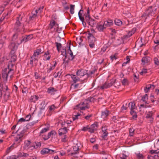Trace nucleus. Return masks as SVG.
I'll return each instance as SVG.
<instances>
[{"label":"nucleus","instance_id":"obj_1","mask_svg":"<svg viewBox=\"0 0 159 159\" xmlns=\"http://www.w3.org/2000/svg\"><path fill=\"white\" fill-rule=\"evenodd\" d=\"M2 97L5 100H7L10 97V92L7 86L0 83V99Z\"/></svg>","mask_w":159,"mask_h":159},{"label":"nucleus","instance_id":"obj_62","mask_svg":"<svg viewBox=\"0 0 159 159\" xmlns=\"http://www.w3.org/2000/svg\"><path fill=\"white\" fill-rule=\"evenodd\" d=\"M61 128L65 127L67 128V125L66 124L65 121L62 122L61 123Z\"/></svg>","mask_w":159,"mask_h":159},{"label":"nucleus","instance_id":"obj_17","mask_svg":"<svg viewBox=\"0 0 159 159\" xmlns=\"http://www.w3.org/2000/svg\"><path fill=\"white\" fill-rule=\"evenodd\" d=\"M31 142L29 140H25L24 142L23 148L24 149L27 150L29 149L31 150Z\"/></svg>","mask_w":159,"mask_h":159},{"label":"nucleus","instance_id":"obj_49","mask_svg":"<svg viewBox=\"0 0 159 159\" xmlns=\"http://www.w3.org/2000/svg\"><path fill=\"white\" fill-rule=\"evenodd\" d=\"M55 24L56 22L55 20H52L51 21L50 23L49 24V28H50V29H52L53 28V26L55 25Z\"/></svg>","mask_w":159,"mask_h":159},{"label":"nucleus","instance_id":"obj_47","mask_svg":"<svg viewBox=\"0 0 159 159\" xmlns=\"http://www.w3.org/2000/svg\"><path fill=\"white\" fill-rule=\"evenodd\" d=\"M95 70H93L89 71V73H88L87 72V78H88L89 77L91 76L92 75L94 74L95 72Z\"/></svg>","mask_w":159,"mask_h":159},{"label":"nucleus","instance_id":"obj_54","mask_svg":"<svg viewBox=\"0 0 159 159\" xmlns=\"http://www.w3.org/2000/svg\"><path fill=\"white\" fill-rule=\"evenodd\" d=\"M137 157L138 159H143L144 158V157L143 155L140 153H136Z\"/></svg>","mask_w":159,"mask_h":159},{"label":"nucleus","instance_id":"obj_37","mask_svg":"<svg viewBox=\"0 0 159 159\" xmlns=\"http://www.w3.org/2000/svg\"><path fill=\"white\" fill-rule=\"evenodd\" d=\"M76 44L78 43L79 46H80L83 44L82 43L83 39L81 37L77 38L76 39Z\"/></svg>","mask_w":159,"mask_h":159},{"label":"nucleus","instance_id":"obj_51","mask_svg":"<svg viewBox=\"0 0 159 159\" xmlns=\"http://www.w3.org/2000/svg\"><path fill=\"white\" fill-rule=\"evenodd\" d=\"M15 145L13 144L10 147H9L7 148L6 151V152L7 153H9L10 151L12 149L14 148H16L15 147Z\"/></svg>","mask_w":159,"mask_h":159},{"label":"nucleus","instance_id":"obj_30","mask_svg":"<svg viewBox=\"0 0 159 159\" xmlns=\"http://www.w3.org/2000/svg\"><path fill=\"white\" fill-rule=\"evenodd\" d=\"M6 36H4L0 40V49H2L4 46V44L6 43Z\"/></svg>","mask_w":159,"mask_h":159},{"label":"nucleus","instance_id":"obj_32","mask_svg":"<svg viewBox=\"0 0 159 159\" xmlns=\"http://www.w3.org/2000/svg\"><path fill=\"white\" fill-rule=\"evenodd\" d=\"M23 42L24 43L26 42L25 36H23L21 38H20L19 40L16 41V43L18 45H20Z\"/></svg>","mask_w":159,"mask_h":159},{"label":"nucleus","instance_id":"obj_63","mask_svg":"<svg viewBox=\"0 0 159 159\" xmlns=\"http://www.w3.org/2000/svg\"><path fill=\"white\" fill-rule=\"evenodd\" d=\"M63 138H62L61 141L63 142H66L67 141V137L66 135H64Z\"/></svg>","mask_w":159,"mask_h":159},{"label":"nucleus","instance_id":"obj_7","mask_svg":"<svg viewBox=\"0 0 159 159\" xmlns=\"http://www.w3.org/2000/svg\"><path fill=\"white\" fill-rule=\"evenodd\" d=\"M82 145L80 142H78L73 147V149L74 152L70 153V155L72 156L73 155L79 153V151Z\"/></svg>","mask_w":159,"mask_h":159},{"label":"nucleus","instance_id":"obj_2","mask_svg":"<svg viewBox=\"0 0 159 159\" xmlns=\"http://www.w3.org/2000/svg\"><path fill=\"white\" fill-rule=\"evenodd\" d=\"M21 14L19 15L17 17L16 22L15 24L14 30L17 32H20L22 28L24 27V26L22 25L21 22L23 18V16Z\"/></svg>","mask_w":159,"mask_h":159},{"label":"nucleus","instance_id":"obj_8","mask_svg":"<svg viewBox=\"0 0 159 159\" xmlns=\"http://www.w3.org/2000/svg\"><path fill=\"white\" fill-rule=\"evenodd\" d=\"M8 48L11 50L10 54H13L15 53L17 49L18 46L16 45L15 43L11 42L8 46Z\"/></svg>","mask_w":159,"mask_h":159},{"label":"nucleus","instance_id":"obj_21","mask_svg":"<svg viewBox=\"0 0 159 159\" xmlns=\"http://www.w3.org/2000/svg\"><path fill=\"white\" fill-rule=\"evenodd\" d=\"M68 130V129H67L66 127L61 128L58 130V134L60 136L65 134L67 132Z\"/></svg>","mask_w":159,"mask_h":159},{"label":"nucleus","instance_id":"obj_6","mask_svg":"<svg viewBox=\"0 0 159 159\" xmlns=\"http://www.w3.org/2000/svg\"><path fill=\"white\" fill-rule=\"evenodd\" d=\"M157 8L155 7L150 6L146 10V13L148 14V17L150 16H152L155 13Z\"/></svg>","mask_w":159,"mask_h":159},{"label":"nucleus","instance_id":"obj_39","mask_svg":"<svg viewBox=\"0 0 159 159\" xmlns=\"http://www.w3.org/2000/svg\"><path fill=\"white\" fill-rule=\"evenodd\" d=\"M134 109L130 110V114L132 115V118L133 119L136 120L137 117V115L136 112H135Z\"/></svg>","mask_w":159,"mask_h":159},{"label":"nucleus","instance_id":"obj_20","mask_svg":"<svg viewBox=\"0 0 159 159\" xmlns=\"http://www.w3.org/2000/svg\"><path fill=\"white\" fill-rule=\"evenodd\" d=\"M87 37L89 43H95L96 38L92 34L89 33Z\"/></svg>","mask_w":159,"mask_h":159},{"label":"nucleus","instance_id":"obj_19","mask_svg":"<svg viewBox=\"0 0 159 159\" xmlns=\"http://www.w3.org/2000/svg\"><path fill=\"white\" fill-rule=\"evenodd\" d=\"M107 128L106 126L102 127V131L103 132L102 138L104 139H105L106 138L108 134V133L107 131Z\"/></svg>","mask_w":159,"mask_h":159},{"label":"nucleus","instance_id":"obj_18","mask_svg":"<svg viewBox=\"0 0 159 159\" xmlns=\"http://www.w3.org/2000/svg\"><path fill=\"white\" fill-rule=\"evenodd\" d=\"M98 126V124L97 123H95L89 126L90 129L89 132L92 133L94 132V131L97 130Z\"/></svg>","mask_w":159,"mask_h":159},{"label":"nucleus","instance_id":"obj_16","mask_svg":"<svg viewBox=\"0 0 159 159\" xmlns=\"http://www.w3.org/2000/svg\"><path fill=\"white\" fill-rule=\"evenodd\" d=\"M83 12V10H80L78 13V16L82 22L83 26L85 27L86 26V24L85 21L84 17L82 16V13Z\"/></svg>","mask_w":159,"mask_h":159},{"label":"nucleus","instance_id":"obj_31","mask_svg":"<svg viewBox=\"0 0 159 159\" xmlns=\"http://www.w3.org/2000/svg\"><path fill=\"white\" fill-rule=\"evenodd\" d=\"M38 59L37 57H34L33 55L30 56V64L32 66H34V62L36 61H38Z\"/></svg>","mask_w":159,"mask_h":159},{"label":"nucleus","instance_id":"obj_40","mask_svg":"<svg viewBox=\"0 0 159 159\" xmlns=\"http://www.w3.org/2000/svg\"><path fill=\"white\" fill-rule=\"evenodd\" d=\"M57 107L55 106L53 104L48 107V111L49 113L51 112L54 111V110L57 109Z\"/></svg>","mask_w":159,"mask_h":159},{"label":"nucleus","instance_id":"obj_28","mask_svg":"<svg viewBox=\"0 0 159 159\" xmlns=\"http://www.w3.org/2000/svg\"><path fill=\"white\" fill-rule=\"evenodd\" d=\"M39 98V97L36 95L31 96L29 99V101L31 102L35 103Z\"/></svg>","mask_w":159,"mask_h":159},{"label":"nucleus","instance_id":"obj_24","mask_svg":"<svg viewBox=\"0 0 159 159\" xmlns=\"http://www.w3.org/2000/svg\"><path fill=\"white\" fill-rule=\"evenodd\" d=\"M109 114V111L107 110L102 111L101 112V117L104 120H106Z\"/></svg>","mask_w":159,"mask_h":159},{"label":"nucleus","instance_id":"obj_23","mask_svg":"<svg viewBox=\"0 0 159 159\" xmlns=\"http://www.w3.org/2000/svg\"><path fill=\"white\" fill-rule=\"evenodd\" d=\"M56 134V133L54 130H52L49 132L47 135H45L43 137V139L44 140H47L49 139L51 136L53 135H55Z\"/></svg>","mask_w":159,"mask_h":159},{"label":"nucleus","instance_id":"obj_53","mask_svg":"<svg viewBox=\"0 0 159 159\" xmlns=\"http://www.w3.org/2000/svg\"><path fill=\"white\" fill-rule=\"evenodd\" d=\"M12 11V9H9L8 10L7 13H4L5 15H6V16H7V19L9 16H10Z\"/></svg>","mask_w":159,"mask_h":159},{"label":"nucleus","instance_id":"obj_59","mask_svg":"<svg viewBox=\"0 0 159 159\" xmlns=\"http://www.w3.org/2000/svg\"><path fill=\"white\" fill-rule=\"evenodd\" d=\"M81 114L80 113H78L77 115L74 116L73 117V120L74 121L76 120H77L78 119V116H80Z\"/></svg>","mask_w":159,"mask_h":159},{"label":"nucleus","instance_id":"obj_14","mask_svg":"<svg viewBox=\"0 0 159 159\" xmlns=\"http://www.w3.org/2000/svg\"><path fill=\"white\" fill-rule=\"evenodd\" d=\"M87 101L82 102L81 104L80 103L76 106L77 107H79L82 110H85L89 108L87 105Z\"/></svg>","mask_w":159,"mask_h":159},{"label":"nucleus","instance_id":"obj_3","mask_svg":"<svg viewBox=\"0 0 159 159\" xmlns=\"http://www.w3.org/2000/svg\"><path fill=\"white\" fill-rule=\"evenodd\" d=\"M14 73V71L13 69L4 68L2 71V78L5 81H7L8 76H10V78L12 77Z\"/></svg>","mask_w":159,"mask_h":159},{"label":"nucleus","instance_id":"obj_56","mask_svg":"<svg viewBox=\"0 0 159 159\" xmlns=\"http://www.w3.org/2000/svg\"><path fill=\"white\" fill-rule=\"evenodd\" d=\"M62 72L61 71H59L57 73L55 72L54 74V76L55 77H60L61 74Z\"/></svg>","mask_w":159,"mask_h":159},{"label":"nucleus","instance_id":"obj_45","mask_svg":"<svg viewBox=\"0 0 159 159\" xmlns=\"http://www.w3.org/2000/svg\"><path fill=\"white\" fill-rule=\"evenodd\" d=\"M18 33V32L14 34L13 35L12 37V40L13 41H15L16 42V41L19 40V39H17L19 35V34Z\"/></svg>","mask_w":159,"mask_h":159},{"label":"nucleus","instance_id":"obj_9","mask_svg":"<svg viewBox=\"0 0 159 159\" xmlns=\"http://www.w3.org/2000/svg\"><path fill=\"white\" fill-rule=\"evenodd\" d=\"M116 79H112L110 83L105 82L103 84L100 86V88L102 89L108 88L111 86L116 82Z\"/></svg>","mask_w":159,"mask_h":159},{"label":"nucleus","instance_id":"obj_61","mask_svg":"<svg viewBox=\"0 0 159 159\" xmlns=\"http://www.w3.org/2000/svg\"><path fill=\"white\" fill-rule=\"evenodd\" d=\"M154 63L157 66L159 65V61L157 57H155L154 58Z\"/></svg>","mask_w":159,"mask_h":159},{"label":"nucleus","instance_id":"obj_64","mask_svg":"<svg viewBox=\"0 0 159 159\" xmlns=\"http://www.w3.org/2000/svg\"><path fill=\"white\" fill-rule=\"evenodd\" d=\"M152 111L149 112L146 115V118H149L152 117Z\"/></svg>","mask_w":159,"mask_h":159},{"label":"nucleus","instance_id":"obj_52","mask_svg":"<svg viewBox=\"0 0 159 159\" xmlns=\"http://www.w3.org/2000/svg\"><path fill=\"white\" fill-rule=\"evenodd\" d=\"M75 7V5H74L71 4L70 5V12L71 14H73L74 12V8Z\"/></svg>","mask_w":159,"mask_h":159},{"label":"nucleus","instance_id":"obj_27","mask_svg":"<svg viewBox=\"0 0 159 159\" xmlns=\"http://www.w3.org/2000/svg\"><path fill=\"white\" fill-rule=\"evenodd\" d=\"M104 25L106 26H111L113 25V20H108L107 21H104Z\"/></svg>","mask_w":159,"mask_h":159},{"label":"nucleus","instance_id":"obj_44","mask_svg":"<svg viewBox=\"0 0 159 159\" xmlns=\"http://www.w3.org/2000/svg\"><path fill=\"white\" fill-rule=\"evenodd\" d=\"M128 107L130 110L134 109L135 108V104L134 102H131L129 103Z\"/></svg>","mask_w":159,"mask_h":159},{"label":"nucleus","instance_id":"obj_25","mask_svg":"<svg viewBox=\"0 0 159 159\" xmlns=\"http://www.w3.org/2000/svg\"><path fill=\"white\" fill-rule=\"evenodd\" d=\"M43 51H42L40 48H38L34 51L33 55L34 57H37L39 55L43 53Z\"/></svg>","mask_w":159,"mask_h":159},{"label":"nucleus","instance_id":"obj_57","mask_svg":"<svg viewBox=\"0 0 159 159\" xmlns=\"http://www.w3.org/2000/svg\"><path fill=\"white\" fill-rule=\"evenodd\" d=\"M134 129L133 128H130L129 129V135L131 136H132L134 135Z\"/></svg>","mask_w":159,"mask_h":159},{"label":"nucleus","instance_id":"obj_5","mask_svg":"<svg viewBox=\"0 0 159 159\" xmlns=\"http://www.w3.org/2000/svg\"><path fill=\"white\" fill-rule=\"evenodd\" d=\"M37 12V11L33 10L31 14V15L30 16L29 18V23L35 22V20L36 18L38 17V15Z\"/></svg>","mask_w":159,"mask_h":159},{"label":"nucleus","instance_id":"obj_13","mask_svg":"<svg viewBox=\"0 0 159 159\" xmlns=\"http://www.w3.org/2000/svg\"><path fill=\"white\" fill-rule=\"evenodd\" d=\"M85 20L88 24L91 27H94L96 24V22L94 19L91 18V17H86Z\"/></svg>","mask_w":159,"mask_h":159},{"label":"nucleus","instance_id":"obj_26","mask_svg":"<svg viewBox=\"0 0 159 159\" xmlns=\"http://www.w3.org/2000/svg\"><path fill=\"white\" fill-rule=\"evenodd\" d=\"M150 60V58L149 57H144L142 58L141 61L143 65H144L145 64L148 63L149 62Z\"/></svg>","mask_w":159,"mask_h":159},{"label":"nucleus","instance_id":"obj_41","mask_svg":"<svg viewBox=\"0 0 159 159\" xmlns=\"http://www.w3.org/2000/svg\"><path fill=\"white\" fill-rule=\"evenodd\" d=\"M53 62H55L54 65H53L52 66H51L49 68H48L47 70V72L48 73H49L50 72V71L54 69L55 68V67L56 66V65L57 64V63L56 61H53Z\"/></svg>","mask_w":159,"mask_h":159},{"label":"nucleus","instance_id":"obj_50","mask_svg":"<svg viewBox=\"0 0 159 159\" xmlns=\"http://www.w3.org/2000/svg\"><path fill=\"white\" fill-rule=\"evenodd\" d=\"M55 44H56L57 51L59 52L60 49L62 47L61 44V43H59L57 42H55Z\"/></svg>","mask_w":159,"mask_h":159},{"label":"nucleus","instance_id":"obj_38","mask_svg":"<svg viewBox=\"0 0 159 159\" xmlns=\"http://www.w3.org/2000/svg\"><path fill=\"white\" fill-rule=\"evenodd\" d=\"M148 95L147 94H146L142 97L141 98V100L143 102H144L145 103L149 104V102H148L147 101L148 100Z\"/></svg>","mask_w":159,"mask_h":159},{"label":"nucleus","instance_id":"obj_33","mask_svg":"<svg viewBox=\"0 0 159 159\" xmlns=\"http://www.w3.org/2000/svg\"><path fill=\"white\" fill-rule=\"evenodd\" d=\"M71 77L74 83H75L80 80V79L76 75H71Z\"/></svg>","mask_w":159,"mask_h":159},{"label":"nucleus","instance_id":"obj_58","mask_svg":"<svg viewBox=\"0 0 159 159\" xmlns=\"http://www.w3.org/2000/svg\"><path fill=\"white\" fill-rule=\"evenodd\" d=\"M12 62L9 61L8 65L7 67L6 68H11L12 69V67L13 66L14 64L12 63Z\"/></svg>","mask_w":159,"mask_h":159},{"label":"nucleus","instance_id":"obj_10","mask_svg":"<svg viewBox=\"0 0 159 159\" xmlns=\"http://www.w3.org/2000/svg\"><path fill=\"white\" fill-rule=\"evenodd\" d=\"M40 152L41 153L42 155L47 154H52L56 152L55 150L48 148H43L42 150H41Z\"/></svg>","mask_w":159,"mask_h":159},{"label":"nucleus","instance_id":"obj_43","mask_svg":"<svg viewBox=\"0 0 159 159\" xmlns=\"http://www.w3.org/2000/svg\"><path fill=\"white\" fill-rule=\"evenodd\" d=\"M10 55L11 56V61H11V62H15L16 61L17 59V57L15 53L13 54H10Z\"/></svg>","mask_w":159,"mask_h":159},{"label":"nucleus","instance_id":"obj_60","mask_svg":"<svg viewBox=\"0 0 159 159\" xmlns=\"http://www.w3.org/2000/svg\"><path fill=\"white\" fill-rule=\"evenodd\" d=\"M121 82L123 85H125L128 84V80L127 79H124Z\"/></svg>","mask_w":159,"mask_h":159},{"label":"nucleus","instance_id":"obj_12","mask_svg":"<svg viewBox=\"0 0 159 159\" xmlns=\"http://www.w3.org/2000/svg\"><path fill=\"white\" fill-rule=\"evenodd\" d=\"M41 146V143L40 142L35 141L31 142V150H32L34 149L40 148Z\"/></svg>","mask_w":159,"mask_h":159},{"label":"nucleus","instance_id":"obj_11","mask_svg":"<svg viewBox=\"0 0 159 159\" xmlns=\"http://www.w3.org/2000/svg\"><path fill=\"white\" fill-rule=\"evenodd\" d=\"M88 71L86 70L80 69L77 70L76 72V75L80 77L84 76H86L87 79V74Z\"/></svg>","mask_w":159,"mask_h":159},{"label":"nucleus","instance_id":"obj_42","mask_svg":"<svg viewBox=\"0 0 159 159\" xmlns=\"http://www.w3.org/2000/svg\"><path fill=\"white\" fill-rule=\"evenodd\" d=\"M25 38V39L26 41V42L28 41H29L31 39H32L33 37V34H30L29 35H24Z\"/></svg>","mask_w":159,"mask_h":159},{"label":"nucleus","instance_id":"obj_4","mask_svg":"<svg viewBox=\"0 0 159 159\" xmlns=\"http://www.w3.org/2000/svg\"><path fill=\"white\" fill-rule=\"evenodd\" d=\"M24 133V131L22 130L19 134H17L16 136H15L13 144L15 145V147H17L20 145L23 140Z\"/></svg>","mask_w":159,"mask_h":159},{"label":"nucleus","instance_id":"obj_22","mask_svg":"<svg viewBox=\"0 0 159 159\" xmlns=\"http://www.w3.org/2000/svg\"><path fill=\"white\" fill-rule=\"evenodd\" d=\"M136 30V29L135 28L133 29L130 31H129L127 34L124 36L125 38H128L131 36L134 33Z\"/></svg>","mask_w":159,"mask_h":159},{"label":"nucleus","instance_id":"obj_15","mask_svg":"<svg viewBox=\"0 0 159 159\" xmlns=\"http://www.w3.org/2000/svg\"><path fill=\"white\" fill-rule=\"evenodd\" d=\"M96 28L99 31L103 32V30L106 29V27L104 25V23L103 24L102 22L100 21L97 23Z\"/></svg>","mask_w":159,"mask_h":159},{"label":"nucleus","instance_id":"obj_55","mask_svg":"<svg viewBox=\"0 0 159 159\" xmlns=\"http://www.w3.org/2000/svg\"><path fill=\"white\" fill-rule=\"evenodd\" d=\"M110 30L111 31V34L112 35H115L116 33V31L114 29L110 28Z\"/></svg>","mask_w":159,"mask_h":159},{"label":"nucleus","instance_id":"obj_29","mask_svg":"<svg viewBox=\"0 0 159 159\" xmlns=\"http://www.w3.org/2000/svg\"><path fill=\"white\" fill-rule=\"evenodd\" d=\"M114 22L116 25L121 26L122 25H124V24L123 22L120 19H116L114 20Z\"/></svg>","mask_w":159,"mask_h":159},{"label":"nucleus","instance_id":"obj_36","mask_svg":"<svg viewBox=\"0 0 159 159\" xmlns=\"http://www.w3.org/2000/svg\"><path fill=\"white\" fill-rule=\"evenodd\" d=\"M29 156V154L23 152H19L18 153L17 157H26Z\"/></svg>","mask_w":159,"mask_h":159},{"label":"nucleus","instance_id":"obj_35","mask_svg":"<svg viewBox=\"0 0 159 159\" xmlns=\"http://www.w3.org/2000/svg\"><path fill=\"white\" fill-rule=\"evenodd\" d=\"M154 87V85L153 84H149L146 85L145 88L144 89L145 92L146 93L148 92L151 88H152V89H153Z\"/></svg>","mask_w":159,"mask_h":159},{"label":"nucleus","instance_id":"obj_34","mask_svg":"<svg viewBox=\"0 0 159 159\" xmlns=\"http://www.w3.org/2000/svg\"><path fill=\"white\" fill-rule=\"evenodd\" d=\"M75 83H73L71 84V86L70 87V89H79L80 88L81 86L80 85V84H75Z\"/></svg>","mask_w":159,"mask_h":159},{"label":"nucleus","instance_id":"obj_48","mask_svg":"<svg viewBox=\"0 0 159 159\" xmlns=\"http://www.w3.org/2000/svg\"><path fill=\"white\" fill-rule=\"evenodd\" d=\"M49 130V127H47L46 128H45L43 129L40 132L39 134L40 135H41L42 134L44 133L47 131H48Z\"/></svg>","mask_w":159,"mask_h":159},{"label":"nucleus","instance_id":"obj_46","mask_svg":"<svg viewBox=\"0 0 159 159\" xmlns=\"http://www.w3.org/2000/svg\"><path fill=\"white\" fill-rule=\"evenodd\" d=\"M56 90H55L53 87H50L48 88L47 92L48 93L52 94L54 92H56Z\"/></svg>","mask_w":159,"mask_h":159}]
</instances>
